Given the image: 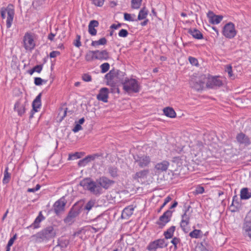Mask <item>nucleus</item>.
Segmentation results:
<instances>
[{"label": "nucleus", "mask_w": 251, "mask_h": 251, "mask_svg": "<svg viewBox=\"0 0 251 251\" xmlns=\"http://www.w3.org/2000/svg\"><path fill=\"white\" fill-rule=\"evenodd\" d=\"M226 71L228 73L230 77L233 76L232 71V67L230 65H227L226 68Z\"/></svg>", "instance_id": "obj_55"}, {"label": "nucleus", "mask_w": 251, "mask_h": 251, "mask_svg": "<svg viewBox=\"0 0 251 251\" xmlns=\"http://www.w3.org/2000/svg\"><path fill=\"white\" fill-rule=\"evenodd\" d=\"M175 229L176 227L175 226H172L166 231H165L164 233L165 238L169 239L172 238Z\"/></svg>", "instance_id": "obj_37"}, {"label": "nucleus", "mask_w": 251, "mask_h": 251, "mask_svg": "<svg viewBox=\"0 0 251 251\" xmlns=\"http://www.w3.org/2000/svg\"><path fill=\"white\" fill-rule=\"evenodd\" d=\"M135 162L137 163L141 168H144L148 166L151 162V158L148 156H134Z\"/></svg>", "instance_id": "obj_12"}, {"label": "nucleus", "mask_w": 251, "mask_h": 251, "mask_svg": "<svg viewBox=\"0 0 251 251\" xmlns=\"http://www.w3.org/2000/svg\"><path fill=\"white\" fill-rule=\"evenodd\" d=\"M141 2L142 0H132V8L134 9L139 8L141 5Z\"/></svg>", "instance_id": "obj_44"}, {"label": "nucleus", "mask_w": 251, "mask_h": 251, "mask_svg": "<svg viewBox=\"0 0 251 251\" xmlns=\"http://www.w3.org/2000/svg\"><path fill=\"white\" fill-rule=\"evenodd\" d=\"M40 188H41L40 185L37 184L36 187H35V188H28L27 189V192L34 193L35 192H36V191H38V190H39Z\"/></svg>", "instance_id": "obj_58"}, {"label": "nucleus", "mask_w": 251, "mask_h": 251, "mask_svg": "<svg viewBox=\"0 0 251 251\" xmlns=\"http://www.w3.org/2000/svg\"><path fill=\"white\" fill-rule=\"evenodd\" d=\"M188 33L197 39H201L203 38L202 34L199 30L195 28L189 29Z\"/></svg>", "instance_id": "obj_28"}, {"label": "nucleus", "mask_w": 251, "mask_h": 251, "mask_svg": "<svg viewBox=\"0 0 251 251\" xmlns=\"http://www.w3.org/2000/svg\"><path fill=\"white\" fill-rule=\"evenodd\" d=\"M251 198V192L248 188H243L240 191V198L241 200H248Z\"/></svg>", "instance_id": "obj_23"}, {"label": "nucleus", "mask_w": 251, "mask_h": 251, "mask_svg": "<svg viewBox=\"0 0 251 251\" xmlns=\"http://www.w3.org/2000/svg\"><path fill=\"white\" fill-rule=\"evenodd\" d=\"M95 53V59L107 60L109 58V53L106 50H96Z\"/></svg>", "instance_id": "obj_16"}, {"label": "nucleus", "mask_w": 251, "mask_h": 251, "mask_svg": "<svg viewBox=\"0 0 251 251\" xmlns=\"http://www.w3.org/2000/svg\"><path fill=\"white\" fill-rule=\"evenodd\" d=\"M95 221L97 223L95 226H98V228L104 229L106 227V225L108 223L107 220L104 218L102 216H99L97 217Z\"/></svg>", "instance_id": "obj_19"}, {"label": "nucleus", "mask_w": 251, "mask_h": 251, "mask_svg": "<svg viewBox=\"0 0 251 251\" xmlns=\"http://www.w3.org/2000/svg\"><path fill=\"white\" fill-rule=\"evenodd\" d=\"M171 200L172 198L170 196H168L167 197H166L164 202V204H166L167 203H168L170 201H171Z\"/></svg>", "instance_id": "obj_64"}, {"label": "nucleus", "mask_w": 251, "mask_h": 251, "mask_svg": "<svg viewBox=\"0 0 251 251\" xmlns=\"http://www.w3.org/2000/svg\"><path fill=\"white\" fill-rule=\"evenodd\" d=\"M7 14L6 20V27L9 28L11 27L14 15V10L12 4H9L6 8L2 7L0 10L1 17L4 19Z\"/></svg>", "instance_id": "obj_5"}, {"label": "nucleus", "mask_w": 251, "mask_h": 251, "mask_svg": "<svg viewBox=\"0 0 251 251\" xmlns=\"http://www.w3.org/2000/svg\"><path fill=\"white\" fill-rule=\"evenodd\" d=\"M82 79L83 80L86 82L91 81L92 80L91 76L88 74H84L82 76Z\"/></svg>", "instance_id": "obj_51"}, {"label": "nucleus", "mask_w": 251, "mask_h": 251, "mask_svg": "<svg viewBox=\"0 0 251 251\" xmlns=\"http://www.w3.org/2000/svg\"><path fill=\"white\" fill-rule=\"evenodd\" d=\"M207 17L209 19V22L212 24H219L223 18V16L215 15L212 11H209L207 13Z\"/></svg>", "instance_id": "obj_17"}, {"label": "nucleus", "mask_w": 251, "mask_h": 251, "mask_svg": "<svg viewBox=\"0 0 251 251\" xmlns=\"http://www.w3.org/2000/svg\"><path fill=\"white\" fill-rule=\"evenodd\" d=\"M93 3L98 6H101L104 2V0H92Z\"/></svg>", "instance_id": "obj_57"}, {"label": "nucleus", "mask_w": 251, "mask_h": 251, "mask_svg": "<svg viewBox=\"0 0 251 251\" xmlns=\"http://www.w3.org/2000/svg\"><path fill=\"white\" fill-rule=\"evenodd\" d=\"M223 32L226 38H233L236 34L234 24L232 23L226 24L224 27Z\"/></svg>", "instance_id": "obj_9"}, {"label": "nucleus", "mask_w": 251, "mask_h": 251, "mask_svg": "<svg viewBox=\"0 0 251 251\" xmlns=\"http://www.w3.org/2000/svg\"><path fill=\"white\" fill-rule=\"evenodd\" d=\"M95 50H90L88 52H87L85 55V60L87 61H91L93 59H95Z\"/></svg>", "instance_id": "obj_38"}, {"label": "nucleus", "mask_w": 251, "mask_h": 251, "mask_svg": "<svg viewBox=\"0 0 251 251\" xmlns=\"http://www.w3.org/2000/svg\"><path fill=\"white\" fill-rule=\"evenodd\" d=\"M169 166V162L167 161H163L161 163H157L155 168L156 170L160 171H166Z\"/></svg>", "instance_id": "obj_27"}, {"label": "nucleus", "mask_w": 251, "mask_h": 251, "mask_svg": "<svg viewBox=\"0 0 251 251\" xmlns=\"http://www.w3.org/2000/svg\"><path fill=\"white\" fill-rule=\"evenodd\" d=\"M134 210V207L132 205H129L126 207L125 208L123 211L122 216L128 217L132 215Z\"/></svg>", "instance_id": "obj_30"}, {"label": "nucleus", "mask_w": 251, "mask_h": 251, "mask_svg": "<svg viewBox=\"0 0 251 251\" xmlns=\"http://www.w3.org/2000/svg\"><path fill=\"white\" fill-rule=\"evenodd\" d=\"M242 233L244 236L248 238V241L251 240V225L243 224Z\"/></svg>", "instance_id": "obj_20"}, {"label": "nucleus", "mask_w": 251, "mask_h": 251, "mask_svg": "<svg viewBox=\"0 0 251 251\" xmlns=\"http://www.w3.org/2000/svg\"><path fill=\"white\" fill-rule=\"evenodd\" d=\"M67 113V108L63 109L62 108H60L59 112L58 113V117L60 118L59 121H62L64 118L66 117Z\"/></svg>", "instance_id": "obj_39"}, {"label": "nucleus", "mask_w": 251, "mask_h": 251, "mask_svg": "<svg viewBox=\"0 0 251 251\" xmlns=\"http://www.w3.org/2000/svg\"><path fill=\"white\" fill-rule=\"evenodd\" d=\"M180 241V239L177 237H175L172 240L171 243L174 245V249L175 250H176L178 249L177 244L179 243Z\"/></svg>", "instance_id": "obj_46"}, {"label": "nucleus", "mask_w": 251, "mask_h": 251, "mask_svg": "<svg viewBox=\"0 0 251 251\" xmlns=\"http://www.w3.org/2000/svg\"><path fill=\"white\" fill-rule=\"evenodd\" d=\"M148 10L146 9L145 7H143L139 11L138 16V20H142L145 19L147 16L148 14Z\"/></svg>", "instance_id": "obj_33"}, {"label": "nucleus", "mask_w": 251, "mask_h": 251, "mask_svg": "<svg viewBox=\"0 0 251 251\" xmlns=\"http://www.w3.org/2000/svg\"><path fill=\"white\" fill-rule=\"evenodd\" d=\"M188 59L192 65L197 66L198 64V61L195 57L190 56Z\"/></svg>", "instance_id": "obj_56"}, {"label": "nucleus", "mask_w": 251, "mask_h": 251, "mask_svg": "<svg viewBox=\"0 0 251 251\" xmlns=\"http://www.w3.org/2000/svg\"><path fill=\"white\" fill-rule=\"evenodd\" d=\"M124 19L126 21H134V19L131 18V15L127 13L124 14Z\"/></svg>", "instance_id": "obj_60"}, {"label": "nucleus", "mask_w": 251, "mask_h": 251, "mask_svg": "<svg viewBox=\"0 0 251 251\" xmlns=\"http://www.w3.org/2000/svg\"><path fill=\"white\" fill-rule=\"evenodd\" d=\"M99 22L96 20L91 21L88 25L89 33L92 36H95L97 34V30L95 27L98 26Z\"/></svg>", "instance_id": "obj_21"}, {"label": "nucleus", "mask_w": 251, "mask_h": 251, "mask_svg": "<svg viewBox=\"0 0 251 251\" xmlns=\"http://www.w3.org/2000/svg\"><path fill=\"white\" fill-rule=\"evenodd\" d=\"M66 202L67 201L64 197H62L54 203L53 209L57 215H59L62 212L64 211V207Z\"/></svg>", "instance_id": "obj_10"}, {"label": "nucleus", "mask_w": 251, "mask_h": 251, "mask_svg": "<svg viewBox=\"0 0 251 251\" xmlns=\"http://www.w3.org/2000/svg\"><path fill=\"white\" fill-rule=\"evenodd\" d=\"M24 43L26 50H32L34 48L35 44L33 37L28 33H25L24 38Z\"/></svg>", "instance_id": "obj_14"}, {"label": "nucleus", "mask_w": 251, "mask_h": 251, "mask_svg": "<svg viewBox=\"0 0 251 251\" xmlns=\"http://www.w3.org/2000/svg\"><path fill=\"white\" fill-rule=\"evenodd\" d=\"M204 191V188L201 186H198L195 190V193L196 194H202Z\"/></svg>", "instance_id": "obj_54"}, {"label": "nucleus", "mask_w": 251, "mask_h": 251, "mask_svg": "<svg viewBox=\"0 0 251 251\" xmlns=\"http://www.w3.org/2000/svg\"><path fill=\"white\" fill-rule=\"evenodd\" d=\"M60 54V52L58 51H52L50 54V58H54L57 55Z\"/></svg>", "instance_id": "obj_62"}, {"label": "nucleus", "mask_w": 251, "mask_h": 251, "mask_svg": "<svg viewBox=\"0 0 251 251\" xmlns=\"http://www.w3.org/2000/svg\"><path fill=\"white\" fill-rule=\"evenodd\" d=\"M82 127L80 124H77L74 128L73 129V131L75 133L78 132L79 130H81Z\"/></svg>", "instance_id": "obj_61"}, {"label": "nucleus", "mask_w": 251, "mask_h": 251, "mask_svg": "<svg viewBox=\"0 0 251 251\" xmlns=\"http://www.w3.org/2000/svg\"><path fill=\"white\" fill-rule=\"evenodd\" d=\"M149 173V170H143L137 172L133 176V178L135 180H138L139 178H143L147 176Z\"/></svg>", "instance_id": "obj_25"}, {"label": "nucleus", "mask_w": 251, "mask_h": 251, "mask_svg": "<svg viewBox=\"0 0 251 251\" xmlns=\"http://www.w3.org/2000/svg\"><path fill=\"white\" fill-rule=\"evenodd\" d=\"M118 35L120 37H126L128 35V31L126 29H122L121 30H120Z\"/></svg>", "instance_id": "obj_50"}, {"label": "nucleus", "mask_w": 251, "mask_h": 251, "mask_svg": "<svg viewBox=\"0 0 251 251\" xmlns=\"http://www.w3.org/2000/svg\"><path fill=\"white\" fill-rule=\"evenodd\" d=\"M238 199L237 196H234L233 197L232 202L230 206L231 208H233L231 210L232 212H235L238 211L240 206V204L238 202Z\"/></svg>", "instance_id": "obj_29"}, {"label": "nucleus", "mask_w": 251, "mask_h": 251, "mask_svg": "<svg viewBox=\"0 0 251 251\" xmlns=\"http://www.w3.org/2000/svg\"><path fill=\"white\" fill-rule=\"evenodd\" d=\"M243 224L251 225V209L246 215Z\"/></svg>", "instance_id": "obj_42"}, {"label": "nucleus", "mask_w": 251, "mask_h": 251, "mask_svg": "<svg viewBox=\"0 0 251 251\" xmlns=\"http://www.w3.org/2000/svg\"><path fill=\"white\" fill-rule=\"evenodd\" d=\"M109 90L107 88H102L100 89L99 93L97 95V98L98 100L103 102H107Z\"/></svg>", "instance_id": "obj_15"}, {"label": "nucleus", "mask_w": 251, "mask_h": 251, "mask_svg": "<svg viewBox=\"0 0 251 251\" xmlns=\"http://www.w3.org/2000/svg\"><path fill=\"white\" fill-rule=\"evenodd\" d=\"M114 183V180L103 176L97 179L96 181L92 180L90 178H85L80 181V185L93 194L98 195L101 193V188L108 189Z\"/></svg>", "instance_id": "obj_1"}, {"label": "nucleus", "mask_w": 251, "mask_h": 251, "mask_svg": "<svg viewBox=\"0 0 251 251\" xmlns=\"http://www.w3.org/2000/svg\"><path fill=\"white\" fill-rule=\"evenodd\" d=\"M56 235V230L53 226H49L33 236L36 242L49 240Z\"/></svg>", "instance_id": "obj_2"}, {"label": "nucleus", "mask_w": 251, "mask_h": 251, "mask_svg": "<svg viewBox=\"0 0 251 251\" xmlns=\"http://www.w3.org/2000/svg\"><path fill=\"white\" fill-rule=\"evenodd\" d=\"M45 219L44 217L42 214V212H40L39 213V215L35 219L34 222L29 226V227H33V228H37L39 227L40 223L42 221H43Z\"/></svg>", "instance_id": "obj_26"}, {"label": "nucleus", "mask_w": 251, "mask_h": 251, "mask_svg": "<svg viewBox=\"0 0 251 251\" xmlns=\"http://www.w3.org/2000/svg\"><path fill=\"white\" fill-rule=\"evenodd\" d=\"M120 81L125 91L128 93H137L139 91L140 87L138 81L135 79H129L126 77L122 78Z\"/></svg>", "instance_id": "obj_3"}, {"label": "nucleus", "mask_w": 251, "mask_h": 251, "mask_svg": "<svg viewBox=\"0 0 251 251\" xmlns=\"http://www.w3.org/2000/svg\"><path fill=\"white\" fill-rule=\"evenodd\" d=\"M164 114L166 116L170 118H175L176 116V113L172 107H168L163 109Z\"/></svg>", "instance_id": "obj_31"}, {"label": "nucleus", "mask_w": 251, "mask_h": 251, "mask_svg": "<svg viewBox=\"0 0 251 251\" xmlns=\"http://www.w3.org/2000/svg\"><path fill=\"white\" fill-rule=\"evenodd\" d=\"M16 238H17V234H15L13 236V237L10 238V240H9V241L8 242V244H7L8 246V247H11L13 245L14 241L16 240Z\"/></svg>", "instance_id": "obj_59"}, {"label": "nucleus", "mask_w": 251, "mask_h": 251, "mask_svg": "<svg viewBox=\"0 0 251 251\" xmlns=\"http://www.w3.org/2000/svg\"><path fill=\"white\" fill-rule=\"evenodd\" d=\"M41 93L39 94L32 102V108L34 112H37V109L41 106Z\"/></svg>", "instance_id": "obj_22"}, {"label": "nucleus", "mask_w": 251, "mask_h": 251, "mask_svg": "<svg viewBox=\"0 0 251 251\" xmlns=\"http://www.w3.org/2000/svg\"><path fill=\"white\" fill-rule=\"evenodd\" d=\"M167 246L164 239H159L151 242L147 246V249L150 251L155 250L158 248H163Z\"/></svg>", "instance_id": "obj_8"}, {"label": "nucleus", "mask_w": 251, "mask_h": 251, "mask_svg": "<svg viewBox=\"0 0 251 251\" xmlns=\"http://www.w3.org/2000/svg\"><path fill=\"white\" fill-rule=\"evenodd\" d=\"M80 36L79 35H77L76 37V39L74 41V44L76 47L79 48L81 46V44L80 42Z\"/></svg>", "instance_id": "obj_49"}, {"label": "nucleus", "mask_w": 251, "mask_h": 251, "mask_svg": "<svg viewBox=\"0 0 251 251\" xmlns=\"http://www.w3.org/2000/svg\"><path fill=\"white\" fill-rule=\"evenodd\" d=\"M69 244V241L67 240L59 239L57 246L60 247L61 248H66Z\"/></svg>", "instance_id": "obj_43"}, {"label": "nucleus", "mask_w": 251, "mask_h": 251, "mask_svg": "<svg viewBox=\"0 0 251 251\" xmlns=\"http://www.w3.org/2000/svg\"><path fill=\"white\" fill-rule=\"evenodd\" d=\"M173 211L168 210L164 213V214L159 217V220L156 224L160 227H163L168 223L172 216Z\"/></svg>", "instance_id": "obj_11"}, {"label": "nucleus", "mask_w": 251, "mask_h": 251, "mask_svg": "<svg viewBox=\"0 0 251 251\" xmlns=\"http://www.w3.org/2000/svg\"><path fill=\"white\" fill-rule=\"evenodd\" d=\"M8 168L6 167L4 172V177L2 180V182L4 184H6L9 182L10 178V174L8 172Z\"/></svg>", "instance_id": "obj_40"}, {"label": "nucleus", "mask_w": 251, "mask_h": 251, "mask_svg": "<svg viewBox=\"0 0 251 251\" xmlns=\"http://www.w3.org/2000/svg\"><path fill=\"white\" fill-rule=\"evenodd\" d=\"M43 79L40 77H36L34 78V84L37 86L41 85L43 84Z\"/></svg>", "instance_id": "obj_52"}, {"label": "nucleus", "mask_w": 251, "mask_h": 251, "mask_svg": "<svg viewBox=\"0 0 251 251\" xmlns=\"http://www.w3.org/2000/svg\"><path fill=\"white\" fill-rule=\"evenodd\" d=\"M43 64L38 65L35 66V67H34L33 68V70H34V72H37L38 73H41V72L42 71V70L43 69Z\"/></svg>", "instance_id": "obj_53"}, {"label": "nucleus", "mask_w": 251, "mask_h": 251, "mask_svg": "<svg viewBox=\"0 0 251 251\" xmlns=\"http://www.w3.org/2000/svg\"><path fill=\"white\" fill-rule=\"evenodd\" d=\"M236 139L239 143L242 144L249 145L250 143L249 138L245 134L242 133L239 134L237 136Z\"/></svg>", "instance_id": "obj_24"}, {"label": "nucleus", "mask_w": 251, "mask_h": 251, "mask_svg": "<svg viewBox=\"0 0 251 251\" xmlns=\"http://www.w3.org/2000/svg\"><path fill=\"white\" fill-rule=\"evenodd\" d=\"M108 173L110 176L115 178L118 176V169L117 167L113 166H110L108 168Z\"/></svg>", "instance_id": "obj_36"}, {"label": "nucleus", "mask_w": 251, "mask_h": 251, "mask_svg": "<svg viewBox=\"0 0 251 251\" xmlns=\"http://www.w3.org/2000/svg\"><path fill=\"white\" fill-rule=\"evenodd\" d=\"M81 157L80 153L79 152H75L73 154H69L68 159L69 160H74L77 158H79Z\"/></svg>", "instance_id": "obj_48"}, {"label": "nucleus", "mask_w": 251, "mask_h": 251, "mask_svg": "<svg viewBox=\"0 0 251 251\" xmlns=\"http://www.w3.org/2000/svg\"><path fill=\"white\" fill-rule=\"evenodd\" d=\"M207 81V77L202 75L199 76L193 75L189 81L191 87L196 91L202 90Z\"/></svg>", "instance_id": "obj_4"}, {"label": "nucleus", "mask_w": 251, "mask_h": 251, "mask_svg": "<svg viewBox=\"0 0 251 251\" xmlns=\"http://www.w3.org/2000/svg\"><path fill=\"white\" fill-rule=\"evenodd\" d=\"M222 81L218 77H207L206 86L208 88H214L222 85Z\"/></svg>", "instance_id": "obj_13"}, {"label": "nucleus", "mask_w": 251, "mask_h": 251, "mask_svg": "<svg viewBox=\"0 0 251 251\" xmlns=\"http://www.w3.org/2000/svg\"><path fill=\"white\" fill-rule=\"evenodd\" d=\"M25 102H22L21 100H18L16 102L14 105V109L16 110L20 116L23 115L25 110Z\"/></svg>", "instance_id": "obj_18"}, {"label": "nucleus", "mask_w": 251, "mask_h": 251, "mask_svg": "<svg viewBox=\"0 0 251 251\" xmlns=\"http://www.w3.org/2000/svg\"><path fill=\"white\" fill-rule=\"evenodd\" d=\"M190 208V206H188L185 210L184 214L181 216L180 226L185 232H187L188 231V230H187V229H188L187 226L189 224V221L191 216V212L189 211Z\"/></svg>", "instance_id": "obj_7"}, {"label": "nucleus", "mask_w": 251, "mask_h": 251, "mask_svg": "<svg viewBox=\"0 0 251 251\" xmlns=\"http://www.w3.org/2000/svg\"><path fill=\"white\" fill-rule=\"evenodd\" d=\"M81 212V207L75 204L70 209L68 216L64 219V222L69 225L74 222L75 217L78 216Z\"/></svg>", "instance_id": "obj_6"}, {"label": "nucleus", "mask_w": 251, "mask_h": 251, "mask_svg": "<svg viewBox=\"0 0 251 251\" xmlns=\"http://www.w3.org/2000/svg\"><path fill=\"white\" fill-rule=\"evenodd\" d=\"M201 233H202V231L201 230L194 229L189 233V236L191 238H198Z\"/></svg>", "instance_id": "obj_41"}, {"label": "nucleus", "mask_w": 251, "mask_h": 251, "mask_svg": "<svg viewBox=\"0 0 251 251\" xmlns=\"http://www.w3.org/2000/svg\"><path fill=\"white\" fill-rule=\"evenodd\" d=\"M115 75L114 72L110 71L108 74H107L105 77L107 80H114L115 77Z\"/></svg>", "instance_id": "obj_47"}, {"label": "nucleus", "mask_w": 251, "mask_h": 251, "mask_svg": "<svg viewBox=\"0 0 251 251\" xmlns=\"http://www.w3.org/2000/svg\"><path fill=\"white\" fill-rule=\"evenodd\" d=\"M94 159V157L93 156L90 155L87 156L83 159L79 160L78 163V165L79 166H85L88 162Z\"/></svg>", "instance_id": "obj_35"}, {"label": "nucleus", "mask_w": 251, "mask_h": 251, "mask_svg": "<svg viewBox=\"0 0 251 251\" xmlns=\"http://www.w3.org/2000/svg\"><path fill=\"white\" fill-rule=\"evenodd\" d=\"M55 36V35L52 33H50L49 35H48V39L49 40H50V41H53V39H54V36Z\"/></svg>", "instance_id": "obj_63"}, {"label": "nucleus", "mask_w": 251, "mask_h": 251, "mask_svg": "<svg viewBox=\"0 0 251 251\" xmlns=\"http://www.w3.org/2000/svg\"><path fill=\"white\" fill-rule=\"evenodd\" d=\"M107 43V40L105 38H100L98 41H93L91 43V46L97 48L100 45H104Z\"/></svg>", "instance_id": "obj_32"}, {"label": "nucleus", "mask_w": 251, "mask_h": 251, "mask_svg": "<svg viewBox=\"0 0 251 251\" xmlns=\"http://www.w3.org/2000/svg\"><path fill=\"white\" fill-rule=\"evenodd\" d=\"M110 65L108 63H104L100 65L101 72L102 73H106L108 71Z\"/></svg>", "instance_id": "obj_45"}, {"label": "nucleus", "mask_w": 251, "mask_h": 251, "mask_svg": "<svg viewBox=\"0 0 251 251\" xmlns=\"http://www.w3.org/2000/svg\"><path fill=\"white\" fill-rule=\"evenodd\" d=\"M94 207H97L96 201L95 200H90L85 204L84 209L89 211Z\"/></svg>", "instance_id": "obj_34"}]
</instances>
